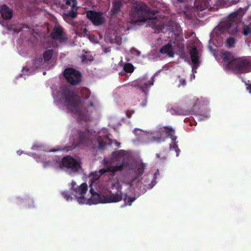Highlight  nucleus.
<instances>
[{
    "label": "nucleus",
    "instance_id": "2",
    "mask_svg": "<svg viewBox=\"0 0 251 251\" xmlns=\"http://www.w3.org/2000/svg\"><path fill=\"white\" fill-rule=\"evenodd\" d=\"M222 58L226 63V66L233 72L245 74L251 72V57H238L228 51L222 52Z\"/></svg>",
    "mask_w": 251,
    "mask_h": 251
},
{
    "label": "nucleus",
    "instance_id": "38",
    "mask_svg": "<svg viewBox=\"0 0 251 251\" xmlns=\"http://www.w3.org/2000/svg\"><path fill=\"white\" fill-rule=\"evenodd\" d=\"M246 85L247 86V89L249 91L250 93H251V83H246Z\"/></svg>",
    "mask_w": 251,
    "mask_h": 251
},
{
    "label": "nucleus",
    "instance_id": "9",
    "mask_svg": "<svg viewBox=\"0 0 251 251\" xmlns=\"http://www.w3.org/2000/svg\"><path fill=\"white\" fill-rule=\"evenodd\" d=\"M86 17L95 26L103 25L105 21L103 14L101 12L89 10L86 12Z\"/></svg>",
    "mask_w": 251,
    "mask_h": 251
},
{
    "label": "nucleus",
    "instance_id": "18",
    "mask_svg": "<svg viewBox=\"0 0 251 251\" xmlns=\"http://www.w3.org/2000/svg\"><path fill=\"white\" fill-rule=\"evenodd\" d=\"M160 132H165L167 134V136L169 137L174 143H175L176 140V136H175V131L172 127L164 126L162 128L160 129Z\"/></svg>",
    "mask_w": 251,
    "mask_h": 251
},
{
    "label": "nucleus",
    "instance_id": "10",
    "mask_svg": "<svg viewBox=\"0 0 251 251\" xmlns=\"http://www.w3.org/2000/svg\"><path fill=\"white\" fill-rule=\"evenodd\" d=\"M127 165L128 163L123 159L120 164H117L115 166L108 165L105 168L100 169L99 173L100 176H101L106 172H110L112 173V176H113L115 172L122 171Z\"/></svg>",
    "mask_w": 251,
    "mask_h": 251
},
{
    "label": "nucleus",
    "instance_id": "13",
    "mask_svg": "<svg viewBox=\"0 0 251 251\" xmlns=\"http://www.w3.org/2000/svg\"><path fill=\"white\" fill-rule=\"evenodd\" d=\"M125 2L123 0H114L112 3L110 15L115 16L119 15L122 11Z\"/></svg>",
    "mask_w": 251,
    "mask_h": 251
},
{
    "label": "nucleus",
    "instance_id": "35",
    "mask_svg": "<svg viewBox=\"0 0 251 251\" xmlns=\"http://www.w3.org/2000/svg\"><path fill=\"white\" fill-rule=\"evenodd\" d=\"M81 60L83 62H87L88 60H93V59L92 58L88 59L87 56L86 55L83 54L81 55Z\"/></svg>",
    "mask_w": 251,
    "mask_h": 251
},
{
    "label": "nucleus",
    "instance_id": "16",
    "mask_svg": "<svg viewBox=\"0 0 251 251\" xmlns=\"http://www.w3.org/2000/svg\"><path fill=\"white\" fill-rule=\"evenodd\" d=\"M190 54L192 62L193 64V70L197 68L200 63V56L198 50L196 48H192L190 51Z\"/></svg>",
    "mask_w": 251,
    "mask_h": 251
},
{
    "label": "nucleus",
    "instance_id": "40",
    "mask_svg": "<svg viewBox=\"0 0 251 251\" xmlns=\"http://www.w3.org/2000/svg\"><path fill=\"white\" fill-rule=\"evenodd\" d=\"M176 114L178 115H184V111L182 110H178L177 112H176Z\"/></svg>",
    "mask_w": 251,
    "mask_h": 251
},
{
    "label": "nucleus",
    "instance_id": "24",
    "mask_svg": "<svg viewBox=\"0 0 251 251\" xmlns=\"http://www.w3.org/2000/svg\"><path fill=\"white\" fill-rule=\"evenodd\" d=\"M134 66L131 63H129L125 64L124 66V70L126 73H132L134 71Z\"/></svg>",
    "mask_w": 251,
    "mask_h": 251
},
{
    "label": "nucleus",
    "instance_id": "48",
    "mask_svg": "<svg viewBox=\"0 0 251 251\" xmlns=\"http://www.w3.org/2000/svg\"><path fill=\"white\" fill-rule=\"evenodd\" d=\"M176 155L178 156V153L177 152V153H176Z\"/></svg>",
    "mask_w": 251,
    "mask_h": 251
},
{
    "label": "nucleus",
    "instance_id": "36",
    "mask_svg": "<svg viewBox=\"0 0 251 251\" xmlns=\"http://www.w3.org/2000/svg\"><path fill=\"white\" fill-rule=\"evenodd\" d=\"M184 2V0H175V1H174V5L176 7H177L179 3H183Z\"/></svg>",
    "mask_w": 251,
    "mask_h": 251
},
{
    "label": "nucleus",
    "instance_id": "46",
    "mask_svg": "<svg viewBox=\"0 0 251 251\" xmlns=\"http://www.w3.org/2000/svg\"><path fill=\"white\" fill-rule=\"evenodd\" d=\"M116 144L118 145V146L120 145V143H118V142H117L116 143Z\"/></svg>",
    "mask_w": 251,
    "mask_h": 251
},
{
    "label": "nucleus",
    "instance_id": "12",
    "mask_svg": "<svg viewBox=\"0 0 251 251\" xmlns=\"http://www.w3.org/2000/svg\"><path fill=\"white\" fill-rule=\"evenodd\" d=\"M88 189L87 185L85 183L81 184L79 186H77L74 191L76 195L77 201L79 203H85L87 201V199L85 198L84 195L86 194Z\"/></svg>",
    "mask_w": 251,
    "mask_h": 251
},
{
    "label": "nucleus",
    "instance_id": "1",
    "mask_svg": "<svg viewBox=\"0 0 251 251\" xmlns=\"http://www.w3.org/2000/svg\"><path fill=\"white\" fill-rule=\"evenodd\" d=\"M60 93V100L70 112L74 113L77 117L79 121L91 120L92 113L98 108L99 101L96 97L93 95L91 96V91L89 89L83 87L80 90V93L82 99L87 100L90 98L88 105L84 107H80L79 96L69 87L62 88Z\"/></svg>",
    "mask_w": 251,
    "mask_h": 251
},
{
    "label": "nucleus",
    "instance_id": "43",
    "mask_svg": "<svg viewBox=\"0 0 251 251\" xmlns=\"http://www.w3.org/2000/svg\"><path fill=\"white\" fill-rule=\"evenodd\" d=\"M136 52H137V54L139 55L140 54V51L138 50H136Z\"/></svg>",
    "mask_w": 251,
    "mask_h": 251
},
{
    "label": "nucleus",
    "instance_id": "6",
    "mask_svg": "<svg viewBox=\"0 0 251 251\" xmlns=\"http://www.w3.org/2000/svg\"><path fill=\"white\" fill-rule=\"evenodd\" d=\"M61 168H66L70 173L77 172L81 168V163L71 156L63 157L60 163Z\"/></svg>",
    "mask_w": 251,
    "mask_h": 251
},
{
    "label": "nucleus",
    "instance_id": "8",
    "mask_svg": "<svg viewBox=\"0 0 251 251\" xmlns=\"http://www.w3.org/2000/svg\"><path fill=\"white\" fill-rule=\"evenodd\" d=\"M154 79L152 77L150 80L147 75L144 76L143 77L139 78L136 81L132 82L131 85L132 87H136L139 89L142 92L147 93V88L148 86H151L153 84Z\"/></svg>",
    "mask_w": 251,
    "mask_h": 251
},
{
    "label": "nucleus",
    "instance_id": "39",
    "mask_svg": "<svg viewBox=\"0 0 251 251\" xmlns=\"http://www.w3.org/2000/svg\"><path fill=\"white\" fill-rule=\"evenodd\" d=\"M72 189L75 190V189L76 187H75V185H76L75 182L73 181L72 182Z\"/></svg>",
    "mask_w": 251,
    "mask_h": 251
},
{
    "label": "nucleus",
    "instance_id": "22",
    "mask_svg": "<svg viewBox=\"0 0 251 251\" xmlns=\"http://www.w3.org/2000/svg\"><path fill=\"white\" fill-rule=\"evenodd\" d=\"M126 151L124 150H119L113 151L112 153V157L116 160H120L122 157L126 155Z\"/></svg>",
    "mask_w": 251,
    "mask_h": 251
},
{
    "label": "nucleus",
    "instance_id": "19",
    "mask_svg": "<svg viewBox=\"0 0 251 251\" xmlns=\"http://www.w3.org/2000/svg\"><path fill=\"white\" fill-rule=\"evenodd\" d=\"M232 22L229 20V22L226 23L224 27L228 30V32L233 35H235L237 33L239 32V29L236 24L233 25Z\"/></svg>",
    "mask_w": 251,
    "mask_h": 251
},
{
    "label": "nucleus",
    "instance_id": "30",
    "mask_svg": "<svg viewBox=\"0 0 251 251\" xmlns=\"http://www.w3.org/2000/svg\"><path fill=\"white\" fill-rule=\"evenodd\" d=\"M43 59V58H42L41 56L36 58L34 61L35 66L36 67H38V66L42 64Z\"/></svg>",
    "mask_w": 251,
    "mask_h": 251
},
{
    "label": "nucleus",
    "instance_id": "21",
    "mask_svg": "<svg viewBox=\"0 0 251 251\" xmlns=\"http://www.w3.org/2000/svg\"><path fill=\"white\" fill-rule=\"evenodd\" d=\"M145 168V164L143 163L137 164L135 170V172L137 175L136 178L142 176L144 173Z\"/></svg>",
    "mask_w": 251,
    "mask_h": 251
},
{
    "label": "nucleus",
    "instance_id": "4",
    "mask_svg": "<svg viewBox=\"0 0 251 251\" xmlns=\"http://www.w3.org/2000/svg\"><path fill=\"white\" fill-rule=\"evenodd\" d=\"M157 10H151L147 8L144 4H137L134 6L131 13V16L134 22H146L149 19L150 14L154 15Z\"/></svg>",
    "mask_w": 251,
    "mask_h": 251
},
{
    "label": "nucleus",
    "instance_id": "44",
    "mask_svg": "<svg viewBox=\"0 0 251 251\" xmlns=\"http://www.w3.org/2000/svg\"><path fill=\"white\" fill-rule=\"evenodd\" d=\"M238 2V1L234 0L233 1V4H236Z\"/></svg>",
    "mask_w": 251,
    "mask_h": 251
},
{
    "label": "nucleus",
    "instance_id": "7",
    "mask_svg": "<svg viewBox=\"0 0 251 251\" xmlns=\"http://www.w3.org/2000/svg\"><path fill=\"white\" fill-rule=\"evenodd\" d=\"M63 75L68 83L75 86L78 84L82 79L81 73L73 68H67L63 72Z\"/></svg>",
    "mask_w": 251,
    "mask_h": 251
},
{
    "label": "nucleus",
    "instance_id": "42",
    "mask_svg": "<svg viewBox=\"0 0 251 251\" xmlns=\"http://www.w3.org/2000/svg\"><path fill=\"white\" fill-rule=\"evenodd\" d=\"M87 31V29L86 28H84L83 29V32L84 33H86Z\"/></svg>",
    "mask_w": 251,
    "mask_h": 251
},
{
    "label": "nucleus",
    "instance_id": "37",
    "mask_svg": "<svg viewBox=\"0 0 251 251\" xmlns=\"http://www.w3.org/2000/svg\"><path fill=\"white\" fill-rule=\"evenodd\" d=\"M152 138L154 141H156L157 142H160L161 141L163 140L161 136H157L156 137L153 136Z\"/></svg>",
    "mask_w": 251,
    "mask_h": 251
},
{
    "label": "nucleus",
    "instance_id": "33",
    "mask_svg": "<svg viewBox=\"0 0 251 251\" xmlns=\"http://www.w3.org/2000/svg\"><path fill=\"white\" fill-rule=\"evenodd\" d=\"M156 156L157 158H159L160 160H165L166 159V158H167V156H166V154H163L161 156L160 154L156 153Z\"/></svg>",
    "mask_w": 251,
    "mask_h": 251
},
{
    "label": "nucleus",
    "instance_id": "23",
    "mask_svg": "<svg viewBox=\"0 0 251 251\" xmlns=\"http://www.w3.org/2000/svg\"><path fill=\"white\" fill-rule=\"evenodd\" d=\"M53 53V50H46L43 54V59L45 61H48L51 60Z\"/></svg>",
    "mask_w": 251,
    "mask_h": 251
},
{
    "label": "nucleus",
    "instance_id": "14",
    "mask_svg": "<svg viewBox=\"0 0 251 251\" xmlns=\"http://www.w3.org/2000/svg\"><path fill=\"white\" fill-rule=\"evenodd\" d=\"M50 36L52 39L58 40L60 43L65 42L67 39L63 34L62 29L59 27H55L53 29Z\"/></svg>",
    "mask_w": 251,
    "mask_h": 251
},
{
    "label": "nucleus",
    "instance_id": "45",
    "mask_svg": "<svg viewBox=\"0 0 251 251\" xmlns=\"http://www.w3.org/2000/svg\"><path fill=\"white\" fill-rule=\"evenodd\" d=\"M48 163H45V164H44V167H46L47 166V164H48Z\"/></svg>",
    "mask_w": 251,
    "mask_h": 251
},
{
    "label": "nucleus",
    "instance_id": "29",
    "mask_svg": "<svg viewBox=\"0 0 251 251\" xmlns=\"http://www.w3.org/2000/svg\"><path fill=\"white\" fill-rule=\"evenodd\" d=\"M62 196L67 201L72 200L73 199L71 196V193L69 192H66V191L63 192L62 193Z\"/></svg>",
    "mask_w": 251,
    "mask_h": 251
},
{
    "label": "nucleus",
    "instance_id": "27",
    "mask_svg": "<svg viewBox=\"0 0 251 251\" xmlns=\"http://www.w3.org/2000/svg\"><path fill=\"white\" fill-rule=\"evenodd\" d=\"M136 199V198L134 197H131L128 198V199L125 198L124 199L125 204L124 206L128 205L130 206L132 204V203Z\"/></svg>",
    "mask_w": 251,
    "mask_h": 251
},
{
    "label": "nucleus",
    "instance_id": "34",
    "mask_svg": "<svg viewBox=\"0 0 251 251\" xmlns=\"http://www.w3.org/2000/svg\"><path fill=\"white\" fill-rule=\"evenodd\" d=\"M134 112L135 111L133 110H127L126 111V115L127 117L128 118H130L131 117L132 114H133L134 113Z\"/></svg>",
    "mask_w": 251,
    "mask_h": 251
},
{
    "label": "nucleus",
    "instance_id": "28",
    "mask_svg": "<svg viewBox=\"0 0 251 251\" xmlns=\"http://www.w3.org/2000/svg\"><path fill=\"white\" fill-rule=\"evenodd\" d=\"M98 142L99 143V148L100 150H104L106 145V143L104 142L100 137L98 138Z\"/></svg>",
    "mask_w": 251,
    "mask_h": 251
},
{
    "label": "nucleus",
    "instance_id": "47",
    "mask_svg": "<svg viewBox=\"0 0 251 251\" xmlns=\"http://www.w3.org/2000/svg\"><path fill=\"white\" fill-rule=\"evenodd\" d=\"M171 111H175V110H174V109H171Z\"/></svg>",
    "mask_w": 251,
    "mask_h": 251
},
{
    "label": "nucleus",
    "instance_id": "11",
    "mask_svg": "<svg viewBox=\"0 0 251 251\" xmlns=\"http://www.w3.org/2000/svg\"><path fill=\"white\" fill-rule=\"evenodd\" d=\"M66 4L70 7V9L66 10L64 15L69 18L74 19L77 15V1L76 0H66Z\"/></svg>",
    "mask_w": 251,
    "mask_h": 251
},
{
    "label": "nucleus",
    "instance_id": "25",
    "mask_svg": "<svg viewBox=\"0 0 251 251\" xmlns=\"http://www.w3.org/2000/svg\"><path fill=\"white\" fill-rule=\"evenodd\" d=\"M243 34L244 36H251V28L250 25H244L243 27Z\"/></svg>",
    "mask_w": 251,
    "mask_h": 251
},
{
    "label": "nucleus",
    "instance_id": "32",
    "mask_svg": "<svg viewBox=\"0 0 251 251\" xmlns=\"http://www.w3.org/2000/svg\"><path fill=\"white\" fill-rule=\"evenodd\" d=\"M156 179V176L155 174L153 176V179L152 180L151 183L149 184V186L151 188H152L155 184V180Z\"/></svg>",
    "mask_w": 251,
    "mask_h": 251
},
{
    "label": "nucleus",
    "instance_id": "20",
    "mask_svg": "<svg viewBox=\"0 0 251 251\" xmlns=\"http://www.w3.org/2000/svg\"><path fill=\"white\" fill-rule=\"evenodd\" d=\"M160 52L162 54H167L170 57H173L174 53L173 52L172 45L171 43L163 46L160 49Z\"/></svg>",
    "mask_w": 251,
    "mask_h": 251
},
{
    "label": "nucleus",
    "instance_id": "15",
    "mask_svg": "<svg viewBox=\"0 0 251 251\" xmlns=\"http://www.w3.org/2000/svg\"><path fill=\"white\" fill-rule=\"evenodd\" d=\"M0 13L3 20H8L12 18L13 11L6 5L3 4L0 7Z\"/></svg>",
    "mask_w": 251,
    "mask_h": 251
},
{
    "label": "nucleus",
    "instance_id": "31",
    "mask_svg": "<svg viewBox=\"0 0 251 251\" xmlns=\"http://www.w3.org/2000/svg\"><path fill=\"white\" fill-rule=\"evenodd\" d=\"M178 87H180L182 85H185L186 83V80L185 78H180V76L179 75L178 76Z\"/></svg>",
    "mask_w": 251,
    "mask_h": 251
},
{
    "label": "nucleus",
    "instance_id": "41",
    "mask_svg": "<svg viewBox=\"0 0 251 251\" xmlns=\"http://www.w3.org/2000/svg\"><path fill=\"white\" fill-rule=\"evenodd\" d=\"M146 105V101H145V102H143V103H142V106L143 107H145Z\"/></svg>",
    "mask_w": 251,
    "mask_h": 251
},
{
    "label": "nucleus",
    "instance_id": "5",
    "mask_svg": "<svg viewBox=\"0 0 251 251\" xmlns=\"http://www.w3.org/2000/svg\"><path fill=\"white\" fill-rule=\"evenodd\" d=\"M91 141L87 137V134L82 131L78 132V136L76 139H74L71 145L66 146L64 148L58 147L57 148L51 149L50 150L51 152H56L58 151H72L77 148L80 145L83 144L84 146H89Z\"/></svg>",
    "mask_w": 251,
    "mask_h": 251
},
{
    "label": "nucleus",
    "instance_id": "3",
    "mask_svg": "<svg viewBox=\"0 0 251 251\" xmlns=\"http://www.w3.org/2000/svg\"><path fill=\"white\" fill-rule=\"evenodd\" d=\"M90 192L92 196L89 199V201L93 204L117 202L123 199L121 192L116 194H112L110 195L103 196L95 192L94 189L91 188Z\"/></svg>",
    "mask_w": 251,
    "mask_h": 251
},
{
    "label": "nucleus",
    "instance_id": "26",
    "mask_svg": "<svg viewBox=\"0 0 251 251\" xmlns=\"http://www.w3.org/2000/svg\"><path fill=\"white\" fill-rule=\"evenodd\" d=\"M226 46L228 48H233L235 46V39L233 38L229 37L226 40Z\"/></svg>",
    "mask_w": 251,
    "mask_h": 251
},
{
    "label": "nucleus",
    "instance_id": "17",
    "mask_svg": "<svg viewBox=\"0 0 251 251\" xmlns=\"http://www.w3.org/2000/svg\"><path fill=\"white\" fill-rule=\"evenodd\" d=\"M247 9L240 8L238 10L230 14L228 18L232 22H238L241 20Z\"/></svg>",
    "mask_w": 251,
    "mask_h": 251
}]
</instances>
